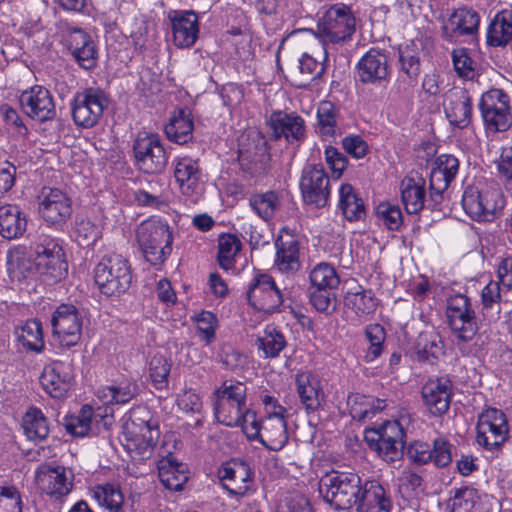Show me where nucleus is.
Wrapping results in <instances>:
<instances>
[{"label":"nucleus","mask_w":512,"mask_h":512,"mask_svg":"<svg viewBox=\"0 0 512 512\" xmlns=\"http://www.w3.org/2000/svg\"><path fill=\"white\" fill-rule=\"evenodd\" d=\"M38 212L48 224L60 225L71 216V199L58 188L43 187L38 196Z\"/></svg>","instance_id":"4468645a"},{"label":"nucleus","mask_w":512,"mask_h":512,"mask_svg":"<svg viewBox=\"0 0 512 512\" xmlns=\"http://www.w3.org/2000/svg\"><path fill=\"white\" fill-rule=\"evenodd\" d=\"M171 24L173 43L179 48L193 46L198 38V17L193 11L173 10L168 13Z\"/></svg>","instance_id":"b1692460"},{"label":"nucleus","mask_w":512,"mask_h":512,"mask_svg":"<svg viewBox=\"0 0 512 512\" xmlns=\"http://www.w3.org/2000/svg\"><path fill=\"white\" fill-rule=\"evenodd\" d=\"M280 198L274 191L254 193L249 197L252 210L264 221L272 219L280 208Z\"/></svg>","instance_id":"37998d69"},{"label":"nucleus","mask_w":512,"mask_h":512,"mask_svg":"<svg viewBox=\"0 0 512 512\" xmlns=\"http://www.w3.org/2000/svg\"><path fill=\"white\" fill-rule=\"evenodd\" d=\"M246 408L247 405L216 400L214 412L218 422L229 427H235L239 425L240 415Z\"/></svg>","instance_id":"6e6d98bb"},{"label":"nucleus","mask_w":512,"mask_h":512,"mask_svg":"<svg viewBox=\"0 0 512 512\" xmlns=\"http://www.w3.org/2000/svg\"><path fill=\"white\" fill-rule=\"evenodd\" d=\"M65 44L77 63L84 69L96 65V47L91 37L82 29L69 28L64 36Z\"/></svg>","instance_id":"393cba45"},{"label":"nucleus","mask_w":512,"mask_h":512,"mask_svg":"<svg viewBox=\"0 0 512 512\" xmlns=\"http://www.w3.org/2000/svg\"><path fill=\"white\" fill-rule=\"evenodd\" d=\"M53 335L62 347L70 348L81 339L83 318L76 306L61 304L51 317Z\"/></svg>","instance_id":"9b49d317"},{"label":"nucleus","mask_w":512,"mask_h":512,"mask_svg":"<svg viewBox=\"0 0 512 512\" xmlns=\"http://www.w3.org/2000/svg\"><path fill=\"white\" fill-rule=\"evenodd\" d=\"M158 477L163 486L169 490L180 491L188 480L187 465L178 462L171 454L162 457L158 463Z\"/></svg>","instance_id":"c756f323"},{"label":"nucleus","mask_w":512,"mask_h":512,"mask_svg":"<svg viewBox=\"0 0 512 512\" xmlns=\"http://www.w3.org/2000/svg\"><path fill=\"white\" fill-rule=\"evenodd\" d=\"M424 406L433 416H442L450 408L453 396V383L445 376L430 378L422 386Z\"/></svg>","instance_id":"a211bd4d"},{"label":"nucleus","mask_w":512,"mask_h":512,"mask_svg":"<svg viewBox=\"0 0 512 512\" xmlns=\"http://www.w3.org/2000/svg\"><path fill=\"white\" fill-rule=\"evenodd\" d=\"M365 336L370 343L369 348L365 354V359L367 362H372L377 359L383 352V344L385 341L386 333L381 325L372 324L366 327Z\"/></svg>","instance_id":"13d9d810"},{"label":"nucleus","mask_w":512,"mask_h":512,"mask_svg":"<svg viewBox=\"0 0 512 512\" xmlns=\"http://www.w3.org/2000/svg\"><path fill=\"white\" fill-rule=\"evenodd\" d=\"M109 101L106 94L95 88L78 92L72 101V119L77 126L91 128L101 119Z\"/></svg>","instance_id":"1a4fd4ad"},{"label":"nucleus","mask_w":512,"mask_h":512,"mask_svg":"<svg viewBox=\"0 0 512 512\" xmlns=\"http://www.w3.org/2000/svg\"><path fill=\"white\" fill-rule=\"evenodd\" d=\"M451 512H482L480 498L473 488L455 490L450 499Z\"/></svg>","instance_id":"603ef678"},{"label":"nucleus","mask_w":512,"mask_h":512,"mask_svg":"<svg viewBox=\"0 0 512 512\" xmlns=\"http://www.w3.org/2000/svg\"><path fill=\"white\" fill-rule=\"evenodd\" d=\"M127 429L129 449L142 459L149 458L160 436L157 421L151 417L138 418L132 420Z\"/></svg>","instance_id":"2eb2a0df"},{"label":"nucleus","mask_w":512,"mask_h":512,"mask_svg":"<svg viewBox=\"0 0 512 512\" xmlns=\"http://www.w3.org/2000/svg\"><path fill=\"white\" fill-rule=\"evenodd\" d=\"M444 110L449 122L458 127L465 128L469 125L472 115L471 98L463 88H453L446 94Z\"/></svg>","instance_id":"bb28decb"},{"label":"nucleus","mask_w":512,"mask_h":512,"mask_svg":"<svg viewBox=\"0 0 512 512\" xmlns=\"http://www.w3.org/2000/svg\"><path fill=\"white\" fill-rule=\"evenodd\" d=\"M338 207L343 216L350 222L359 221L366 215L363 200L358 196L352 185L341 184L339 188Z\"/></svg>","instance_id":"4c0bfd02"},{"label":"nucleus","mask_w":512,"mask_h":512,"mask_svg":"<svg viewBox=\"0 0 512 512\" xmlns=\"http://www.w3.org/2000/svg\"><path fill=\"white\" fill-rule=\"evenodd\" d=\"M377 216L389 229L397 230L402 224V212L397 205L382 202L377 206Z\"/></svg>","instance_id":"e2e57ef3"},{"label":"nucleus","mask_w":512,"mask_h":512,"mask_svg":"<svg viewBox=\"0 0 512 512\" xmlns=\"http://www.w3.org/2000/svg\"><path fill=\"white\" fill-rule=\"evenodd\" d=\"M257 347L262 350L265 358H275L286 347V340L281 331L268 325L257 337Z\"/></svg>","instance_id":"c03bdc74"},{"label":"nucleus","mask_w":512,"mask_h":512,"mask_svg":"<svg viewBox=\"0 0 512 512\" xmlns=\"http://www.w3.org/2000/svg\"><path fill=\"white\" fill-rule=\"evenodd\" d=\"M368 446L375 450L378 455L386 462H394L401 459L403 455V448L405 443H394L392 441H377L375 439L368 438L365 440Z\"/></svg>","instance_id":"680f3d73"},{"label":"nucleus","mask_w":512,"mask_h":512,"mask_svg":"<svg viewBox=\"0 0 512 512\" xmlns=\"http://www.w3.org/2000/svg\"><path fill=\"white\" fill-rule=\"evenodd\" d=\"M275 248L274 267L282 273H296L301 266L299 242L296 236L283 230L275 241Z\"/></svg>","instance_id":"a878e982"},{"label":"nucleus","mask_w":512,"mask_h":512,"mask_svg":"<svg viewBox=\"0 0 512 512\" xmlns=\"http://www.w3.org/2000/svg\"><path fill=\"white\" fill-rule=\"evenodd\" d=\"M479 14L467 7L454 10L447 19L442 20V37L453 42L460 36H474L478 33Z\"/></svg>","instance_id":"4be33fe9"},{"label":"nucleus","mask_w":512,"mask_h":512,"mask_svg":"<svg viewBox=\"0 0 512 512\" xmlns=\"http://www.w3.org/2000/svg\"><path fill=\"white\" fill-rule=\"evenodd\" d=\"M93 409L89 405H84L78 415H71L64 418V427L67 433L84 437L89 434L92 427Z\"/></svg>","instance_id":"3c124183"},{"label":"nucleus","mask_w":512,"mask_h":512,"mask_svg":"<svg viewBox=\"0 0 512 512\" xmlns=\"http://www.w3.org/2000/svg\"><path fill=\"white\" fill-rule=\"evenodd\" d=\"M401 197L404 207L409 214H416L424 208L425 179L415 174L406 176L400 185Z\"/></svg>","instance_id":"2f4dec72"},{"label":"nucleus","mask_w":512,"mask_h":512,"mask_svg":"<svg viewBox=\"0 0 512 512\" xmlns=\"http://www.w3.org/2000/svg\"><path fill=\"white\" fill-rule=\"evenodd\" d=\"M247 299L255 309L266 313L276 311L283 302L280 290L267 274H260L254 278L247 292Z\"/></svg>","instance_id":"6ab92c4d"},{"label":"nucleus","mask_w":512,"mask_h":512,"mask_svg":"<svg viewBox=\"0 0 512 512\" xmlns=\"http://www.w3.org/2000/svg\"><path fill=\"white\" fill-rule=\"evenodd\" d=\"M22 427L27 438L34 442L44 440L49 434L48 420L37 408H31L25 413Z\"/></svg>","instance_id":"79ce46f5"},{"label":"nucleus","mask_w":512,"mask_h":512,"mask_svg":"<svg viewBox=\"0 0 512 512\" xmlns=\"http://www.w3.org/2000/svg\"><path fill=\"white\" fill-rule=\"evenodd\" d=\"M34 266L38 273L54 280L64 277L68 270L64 252L59 243L49 237L41 236L33 245Z\"/></svg>","instance_id":"6e6552de"},{"label":"nucleus","mask_w":512,"mask_h":512,"mask_svg":"<svg viewBox=\"0 0 512 512\" xmlns=\"http://www.w3.org/2000/svg\"><path fill=\"white\" fill-rule=\"evenodd\" d=\"M505 200L496 186H468L462 196V207L476 221H492L504 208Z\"/></svg>","instance_id":"39448f33"},{"label":"nucleus","mask_w":512,"mask_h":512,"mask_svg":"<svg viewBox=\"0 0 512 512\" xmlns=\"http://www.w3.org/2000/svg\"><path fill=\"white\" fill-rule=\"evenodd\" d=\"M344 302L348 309L360 317L372 314L377 307V300L371 290L349 291L345 296Z\"/></svg>","instance_id":"49530a36"},{"label":"nucleus","mask_w":512,"mask_h":512,"mask_svg":"<svg viewBox=\"0 0 512 512\" xmlns=\"http://www.w3.org/2000/svg\"><path fill=\"white\" fill-rule=\"evenodd\" d=\"M252 473L249 465L238 459L225 462L218 469V478L229 494L243 496L249 490L252 481Z\"/></svg>","instance_id":"5701e85b"},{"label":"nucleus","mask_w":512,"mask_h":512,"mask_svg":"<svg viewBox=\"0 0 512 512\" xmlns=\"http://www.w3.org/2000/svg\"><path fill=\"white\" fill-rule=\"evenodd\" d=\"M75 234L80 245L89 246L100 237V229L89 219L81 218L76 221Z\"/></svg>","instance_id":"0e129e2a"},{"label":"nucleus","mask_w":512,"mask_h":512,"mask_svg":"<svg viewBox=\"0 0 512 512\" xmlns=\"http://www.w3.org/2000/svg\"><path fill=\"white\" fill-rule=\"evenodd\" d=\"M443 348L442 339L436 332H422L417 338L416 350L421 360L432 362L438 359L443 354Z\"/></svg>","instance_id":"a18cd8bd"},{"label":"nucleus","mask_w":512,"mask_h":512,"mask_svg":"<svg viewBox=\"0 0 512 512\" xmlns=\"http://www.w3.org/2000/svg\"><path fill=\"white\" fill-rule=\"evenodd\" d=\"M216 400H226L231 403L246 405V386L239 381H225L215 391Z\"/></svg>","instance_id":"bf43d9fd"},{"label":"nucleus","mask_w":512,"mask_h":512,"mask_svg":"<svg viewBox=\"0 0 512 512\" xmlns=\"http://www.w3.org/2000/svg\"><path fill=\"white\" fill-rule=\"evenodd\" d=\"M267 125L274 140L284 138L288 143H294L305 137V121L295 112L273 111L267 119Z\"/></svg>","instance_id":"412c9836"},{"label":"nucleus","mask_w":512,"mask_h":512,"mask_svg":"<svg viewBox=\"0 0 512 512\" xmlns=\"http://www.w3.org/2000/svg\"><path fill=\"white\" fill-rule=\"evenodd\" d=\"M357 505V512H389L390 499L383 486L375 480L367 481L362 486Z\"/></svg>","instance_id":"7c9ffc66"},{"label":"nucleus","mask_w":512,"mask_h":512,"mask_svg":"<svg viewBox=\"0 0 512 512\" xmlns=\"http://www.w3.org/2000/svg\"><path fill=\"white\" fill-rule=\"evenodd\" d=\"M174 177L181 192L185 195H192L198 189L201 178L198 160L190 156L178 158L175 163Z\"/></svg>","instance_id":"72a5a7b5"},{"label":"nucleus","mask_w":512,"mask_h":512,"mask_svg":"<svg viewBox=\"0 0 512 512\" xmlns=\"http://www.w3.org/2000/svg\"><path fill=\"white\" fill-rule=\"evenodd\" d=\"M338 109L330 101H322L317 108V129L322 136H334L337 129Z\"/></svg>","instance_id":"864d4df0"},{"label":"nucleus","mask_w":512,"mask_h":512,"mask_svg":"<svg viewBox=\"0 0 512 512\" xmlns=\"http://www.w3.org/2000/svg\"><path fill=\"white\" fill-rule=\"evenodd\" d=\"M94 279L102 294L113 296L124 293L132 281L130 265L119 254L105 255L95 267Z\"/></svg>","instance_id":"20e7f679"},{"label":"nucleus","mask_w":512,"mask_h":512,"mask_svg":"<svg viewBox=\"0 0 512 512\" xmlns=\"http://www.w3.org/2000/svg\"><path fill=\"white\" fill-rule=\"evenodd\" d=\"M35 480L43 493L56 500L67 496L73 488V475L63 466L41 465Z\"/></svg>","instance_id":"f3484780"},{"label":"nucleus","mask_w":512,"mask_h":512,"mask_svg":"<svg viewBox=\"0 0 512 512\" xmlns=\"http://www.w3.org/2000/svg\"><path fill=\"white\" fill-rule=\"evenodd\" d=\"M482 319L480 324L483 323L490 325L496 323L500 318L501 313V292L500 286L497 282L488 283L481 292Z\"/></svg>","instance_id":"58836bf2"},{"label":"nucleus","mask_w":512,"mask_h":512,"mask_svg":"<svg viewBox=\"0 0 512 512\" xmlns=\"http://www.w3.org/2000/svg\"><path fill=\"white\" fill-rule=\"evenodd\" d=\"M401 69L410 78H415L420 72V60L417 51L413 46H405L399 51Z\"/></svg>","instance_id":"774afa93"},{"label":"nucleus","mask_w":512,"mask_h":512,"mask_svg":"<svg viewBox=\"0 0 512 512\" xmlns=\"http://www.w3.org/2000/svg\"><path fill=\"white\" fill-rule=\"evenodd\" d=\"M27 219L21 209L12 204L0 206V235L5 239H16L26 231Z\"/></svg>","instance_id":"c9c22d12"},{"label":"nucleus","mask_w":512,"mask_h":512,"mask_svg":"<svg viewBox=\"0 0 512 512\" xmlns=\"http://www.w3.org/2000/svg\"><path fill=\"white\" fill-rule=\"evenodd\" d=\"M241 249L240 240L232 234H222L218 239L217 260L224 270L232 269L235 265V257Z\"/></svg>","instance_id":"09e8293b"},{"label":"nucleus","mask_w":512,"mask_h":512,"mask_svg":"<svg viewBox=\"0 0 512 512\" xmlns=\"http://www.w3.org/2000/svg\"><path fill=\"white\" fill-rule=\"evenodd\" d=\"M18 342L27 351L39 353L44 348L42 324L37 319H31L15 330Z\"/></svg>","instance_id":"a19ab883"},{"label":"nucleus","mask_w":512,"mask_h":512,"mask_svg":"<svg viewBox=\"0 0 512 512\" xmlns=\"http://www.w3.org/2000/svg\"><path fill=\"white\" fill-rule=\"evenodd\" d=\"M133 152L137 166L147 174L161 173L168 163L167 154L157 134H139L133 144Z\"/></svg>","instance_id":"9d476101"},{"label":"nucleus","mask_w":512,"mask_h":512,"mask_svg":"<svg viewBox=\"0 0 512 512\" xmlns=\"http://www.w3.org/2000/svg\"><path fill=\"white\" fill-rule=\"evenodd\" d=\"M136 236L143 257L151 265H161L170 256L173 232L166 222L146 220L138 227Z\"/></svg>","instance_id":"f257e3e1"},{"label":"nucleus","mask_w":512,"mask_h":512,"mask_svg":"<svg viewBox=\"0 0 512 512\" xmlns=\"http://www.w3.org/2000/svg\"><path fill=\"white\" fill-rule=\"evenodd\" d=\"M93 497L109 512H123V495L118 486L111 483L98 485L93 490Z\"/></svg>","instance_id":"de8ad7c7"},{"label":"nucleus","mask_w":512,"mask_h":512,"mask_svg":"<svg viewBox=\"0 0 512 512\" xmlns=\"http://www.w3.org/2000/svg\"><path fill=\"white\" fill-rule=\"evenodd\" d=\"M7 267L10 274L26 277L32 269V264L23 248H14L7 253Z\"/></svg>","instance_id":"052dcab7"},{"label":"nucleus","mask_w":512,"mask_h":512,"mask_svg":"<svg viewBox=\"0 0 512 512\" xmlns=\"http://www.w3.org/2000/svg\"><path fill=\"white\" fill-rule=\"evenodd\" d=\"M261 436L258 441L272 451L281 450L288 442L287 425L284 415L270 414L262 420Z\"/></svg>","instance_id":"c85d7f7f"},{"label":"nucleus","mask_w":512,"mask_h":512,"mask_svg":"<svg viewBox=\"0 0 512 512\" xmlns=\"http://www.w3.org/2000/svg\"><path fill=\"white\" fill-rule=\"evenodd\" d=\"M447 323L454 336L470 342L479 330V324L471 300L463 294L451 295L446 301Z\"/></svg>","instance_id":"423d86ee"},{"label":"nucleus","mask_w":512,"mask_h":512,"mask_svg":"<svg viewBox=\"0 0 512 512\" xmlns=\"http://www.w3.org/2000/svg\"><path fill=\"white\" fill-rule=\"evenodd\" d=\"M23 112L40 122L51 120L56 115L55 103L50 91L40 85L25 90L20 95Z\"/></svg>","instance_id":"aec40b11"},{"label":"nucleus","mask_w":512,"mask_h":512,"mask_svg":"<svg viewBox=\"0 0 512 512\" xmlns=\"http://www.w3.org/2000/svg\"><path fill=\"white\" fill-rule=\"evenodd\" d=\"M362 483L359 475L333 471L320 479L319 492L336 509H349L359 501Z\"/></svg>","instance_id":"f03ea898"},{"label":"nucleus","mask_w":512,"mask_h":512,"mask_svg":"<svg viewBox=\"0 0 512 512\" xmlns=\"http://www.w3.org/2000/svg\"><path fill=\"white\" fill-rule=\"evenodd\" d=\"M138 395V385L124 379L98 389L97 397L106 406L125 405Z\"/></svg>","instance_id":"f704fd0d"},{"label":"nucleus","mask_w":512,"mask_h":512,"mask_svg":"<svg viewBox=\"0 0 512 512\" xmlns=\"http://www.w3.org/2000/svg\"><path fill=\"white\" fill-rule=\"evenodd\" d=\"M311 288L336 289L340 283L339 276L333 266L328 263H319L309 275Z\"/></svg>","instance_id":"5fc2aeb1"},{"label":"nucleus","mask_w":512,"mask_h":512,"mask_svg":"<svg viewBox=\"0 0 512 512\" xmlns=\"http://www.w3.org/2000/svg\"><path fill=\"white\" fill-rule=\"evenodd\" d=\"M476 430V442L490 451L501 447L509 437L507 417L496 408H487L479 414Z\"/></svg>","instance_id":"0eeeda50"},{"label":"nucleus","mask_w":512,"mask_h":512,"mask_svg":"<svg viewBox=\"0 0 512 512\" xmlns=\"http://www.w3.org/2000/svg\"><path fill=\"white\" fill-rule=\"evenodd\" d=\"M171 362L163 355H154L150 360L149 372L153 386L162 390L168 387Z\"/></svg>","instance_id":"4d7b16f0"},{"label":"nucleus","mask_w":512,"mask_h":512,"mask_svg":"<svg viewBox=\"0 0 512 512\" xmlns=\"http://www.w3.org/2000/svg\"><path fill=\"white\" fill-rule=\"evenodd\" d=\"M391 69L386 53L371 48L358 61L356 75L363 84L382 86L389 81Z\"/></svg>","instance_id":"dca6fc26"},{"label":"nucleus","mask_w":512,"mask_h":512,"mask_svg":"<svg viewBox=\"0 0 512 512\" xmlns=\"http://www.w3.org/2000/svg\"><path fill=\"white\" fill-rule=\"evenodd\" d=\"M194 124L190 113L185 109L174 112L170 122L165 126V133L169 140L185 144L192 138Z\"/></svg>","instance_id":"ea45409f"},{"label":"nucleus","mask_w":512,"mask_h":512,"mask_svg":"<svg viewBox=\"0 0 512 512\" xmlns=\"http://www.w3.org/2000/svg\"><path fill=\"white\" fill-rule=\"evenodd\" d=\"M480 111L486 126L494 131H506L511 126L509 96L501 89H491L482 95Z\"/></svg>","instance_id":"f8f14e48"},{"label":"nucleus","mask_w":512,"mask_h":512,"mask_svg":"<svg viewBox=\"0 0 512 512\" xmlns=\"http://www.w3.org/2000/svg\"><path fill=\"white\" fill-rule=\"evenodd\" d=\"M71 373L68 366L60 361L46 365L40 376L43 389L53 398H62L69 390Z\"/></svg>","instance_id":"cd10ccee"},{"label":"nucleus","mask_w":512,"mask_h":512,"mask_svg":"<svg viewBox=\"0 0 512 512\" xmlns=\"http://www.w3.org/2000/svg\"><path fill=\"white\" fill-rule=\"evenodd\" d=\"M219 359L222 365L231 371L240 370L247 364L246 357L230 344L221 346Z\"/></svg>","instance_id":"69168bd1"},{"label":"nucleus","mask_w":512,"mask_h":512,"mask_svg":"<svg viewBox=\"0 0 512 512\" xmlns=\"http://www.w3.org/2000/svg\"><path fill=\"white\" fill-rule=\"evenodd\" d=\"M371 437L377 441H392L396 444L405 443L404 429L397 420H387L368 429L365 433V440Z\"/></svg>","instance_id":"8fccbe9b"},{"label":"nucleus","mask_w":512,"mask_h":512,"mask_svg":"<svg viewBox=\"0 0 512 512\" xmlns=\"http://www.w3.org/2000/svg\"><path fill=\"white\" fill-rule=\"evenodd\" d=\"M303 199L308 204L324 207L330 197V180L322 165L304 167L300 180Z\"/></svg>","instance_id":"ddd939ff"},{"label":"nucleus","mask_w":512,"mask_h":512,"mask_svg":"<svg viewBox=\"0 0 512 512\" xmlns=\"http://www.w3.org/2000/svg\"><path fill=\"white\" fill-rule=\"evenodd\" d=\"M297 393L301 403L307 410H317L324 401V392L320 380L311 372L305 371L296 375Z\"/></svg>","instance_id":"473e14b6"},{"label":"nucleus","mask_w":512,"mask_h":512,"mask_svg":"<svg viewBox=\"0 0 512 512\" xmlns=\"http://www.w3.org/2000/svg\"><path fill=\"white\" fill-rule=\"evenodd\" d=\"M512 40V9L499 11L487 30V44L492 47L506 46Z\"/></svg>","instance_id":"e433bc0d"},{"label":"nucleus","mask_w":512,"mask_h":512,"mask_svg":"<svg viewBox=\"0 0 512 512\" xmlns=\"http://www.w3.org/2000/svg\"><path fill=\"white\" fill-rule=\"evenodd\" d=\"M298 68L300 75L303 77L300 83L301 86H305L306 82L316 79L324 72L322 63L307 53H304L299 59Z\"/></svg>","instance_id":"338daca9"},{"label":"nucleus","mask_w":512,"mask_h":512,"mask_svg":"<svg viewBox=\"0 0 512 512\" xmlns=\"http://www.w3.org/2000/svg\"><path fill=\"white\" fill-rule=\"evenodd\" d=\"M317 28L327 54V45L343 44L351 39L356 29V19L349 6L337 3L325 11Z\"/></svg>","instance_id":"7ed1b4c3"}]
</instances>
